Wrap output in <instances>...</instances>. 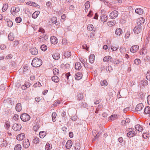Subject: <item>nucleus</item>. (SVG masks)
<instances>
[{
	"label": "nucleus",
	"instance_id": "f257e3e1",
	"mask_svg": "<svg viewBox=\"0 0 150 150\" xmlns=\"http://www.w3.org/2000/svg\"><path fill=\"white\" fill-rule=\"evenodd\" d=\"M31 64L34 67H38L42 65V61L41 59H39L38 58H34L32 61Z\"/></svg>",
	"mask_w": 150,
	"mask_h": 150
},
{
	"label": "nucleus",
	"instance_id": "f03ea898",
	"mask_svg": "<svg viewBox=\"0 0 150 150\" xmlns=\"http://www.w3.org/2000/svg\"><path fill=\"white\" fill-rule=\"evenodd\" d=\"M129 129L130 130L127 133V136L128 137H134L135 136L137 133V132L134 130V129L129 128Z\"/></svg>",
	"mask_w": 150,
	"mask_h": 150
},
{
	"label": "nucleus",
	"instance_id": "7ed1b4c3",
	"mask_svg": "<svg viewBox=\"0 0 150 150\" xmlns=\"http://www.w3.org/2000/svg\"><path fill=\"white\" fill-rule=\"evenodd\" d=\"M20 11V8L18 6H13L11 7L10 12L13 16H15Z\"/></svg>",
	"mask_w": 150,
	"mask_h": 150
},
{
	"label": "nucleus",
	"instance_id": "20e7f679",
	"mask_svg": "<svg viewBox=\"0 0 150 150\" xmlns=\"http://www.w3.org/2000/svg\"><path fill=\"white\" fill-rule=\"evenodd\" d=\"M20 118L22 121L24 122L28 121L30 119V116L25 113L22 114L20 116Z\"/></svg>",
	"mask_w": 150,
	"mask_h": 150
},
{
	"label": "nucleus",
	"instance_id": "39448f33",
	"mask_svg": "<svg viewBox=\"0 0 150 150\" xmlns=\"http://www.w3.org/2000/svg\"><path fill=\"white\" fill-rule=\"evenodd\" d=\"M22 126L21 124L17 123H14L12 126V128L15 131H20L21 129Z\"/></svg>",
	"mask_w": 150,
	"mask_h": 150
},
{
	"label": "nucleus",
	"instance_id": "423d86ee",
	"mask_svg": "<svg viewBox=\"0 0 150 150\" xmlns=\"http://www.w3.org/2000/svg\"><path fill=\"white\" fill-rule=\"evenodd\" d=\"M118 15V12L117 11L114 10L110 13V17L111 19H114L117 17Z\"/></svg>",
	"mask_w": 150,
	"mask_h": 150
},
{
	"label": "nucleus",
	"instance_id": "0eeeda50",
	"mask_svg": "<svg viewBox=\"0 0 150 150\" xmlns=\"http://www.w3.org/2000/svg\"><path fill=\"white\" fill-rule=\"evenodd\" d=\"M142 26L141 25L136 26L134 29V31L135 33L139 34L142 32Z\"/></svg>",
	"mask_w": 150,
	"mask_h": 150
},
{
	"label": "nucleus",
	"instance_id": "6e6552de",
	"mask_svg": "<svg viewBox=\"0 0 150 150\" xmlns=\"http://www.w3.org/2000/svg\"><path fill=\"white\" fill-rule=\"evenodd\" d=\"M22 144L23 147L25 148H28L30 145L29 140L28 139H25L24 140Z\"/></svg>",
	"mask_w": 150,
	"mask_h": 150
},
{
	"label": "nucleus",
	"instance_id": "1a4fd4ad",
	"mask_svg": "<svg viewBox=\"0 0 150 150\" xmlns=\"http://www.w3.org/2000/svg\"><path fill=\"white\" fill-rule=\"evenodd\" d=\"M47 39V36L43 34L39 37V41L42 42L46 40Z\"/></svg>",
	"mask_w": 150,
	"mask_h": 150
},
{
	"label": "nucleus",
	"instance_id": "9d476101",
	"mask_svg": "<svg viewBox=\"0 0 150 150\" xmlns=\"http://www.w3.org/2000/svg\"><path fill=\"white\" fill-rule=\"evenodd\" d=\"M50 41L53 44H56L58 42V40L56 37L54 36H52L50 38Z\"/></svg>",
	"mask_w": 150,
	"mask_h": 150
},
{
	"label": "nucleus",
	"instance_id": "9b49d317",
	"mask_svg": "<svg viewBox=\"0 0 150 150\" xmlns=\"http://www.w3.org/2000/svg\"><path fill=\"white\" fill-rule=\"evenodd\" d=\"M30 51L31 53L33 55H37L38 52V51L36 48H33L30 50Z\"/></svg>",
	"mask_w": 150,
	"mask_h": 150
},
{
	"label": "nucleus",
	"instance_id": "f8f14e48",
	"mask_svg": "<svg viewBox=\"0 0 150 150\" xmlns=\"http://www.w3.org/2000/svg\"><path fill=\"white\" fill-rule=\"evenodd\" d=\"M139 49V46L137 45L132 46L130 49V51L133 53L135 52Z\"/></svg>",
	"mask_w": 150,
	"mask_h": 150
},
{
	"label": "nucleus",
	"instance_id": "ddd939ff",
	"mask_svg": "<svg viewBox=\"0 0 150 150\" xmlns=\"http://www.w3.org/2000/svg\"><path fill=\"white\" fill-rule=\"evenodd\" d=\"M143 107L144 106L142 103H139L136 106V110L137 112L140 111L142 110Z\"/></svg>",
	"mask_w": 150,
	"mask_h": 150
},
{
	"label": "nucleus",
	"instance_id": "4468645a",
	"mask_svg": "<svg viewBox=\"0 0 150 150\" xmlns=\"http://www.w3.org/2000/svg\"><path fill=\"white\" fill-rule=\"evenodd\" d=\"M82 74L80 72L77 73L75 75V78L76 80H79L81 79Z\"/></svg>",
	"mask_w": 150,
	"mask_h": 150
},
{
	"label": "nucleus",
	"instance_id": "2eb2a0df",
	"mask_svg": "<svg viewBox=\"0 0 150 150\" xmlns=\"http://www.w3.org/2000/svg\"><path fill=\"white\" fill-rule=\"evenodd\" d=\"M72 145V142L70 140H68L66 144V147L68 149H70Z\"/></svg>",
	"mask_w": 150,
	"mask_h": 150
},
{
	"label": "nucleus",
	"instance_id": "dca6fc26",
	"mask_svg": "<svg viewBox=\"0 0 150 150\" xmlns=\"http://www.w3.org/2000/svg\"><path fill=\"white\" fill-rule=\"evenodd\" d=\"M144 21L145 19L143 18H140L138 19L137 23L138 25H140L144 23Z\"/></svg>",
	"mask_w": 150,
	"mask_h": 150
},
{
	"label": "nucleus",
	"instance_id": "f3484780",
	"mask_svg": "<svg viewBox=\"0 0 150 150\" xmlns=\"http://www.w3.org/2000/svg\"><path fill=\"white\" fill-rule=\"evenodd\" d=\"M25 135L24 133H21L19 134L16 137V139L19 140H21L25 138Z\"/></svg>",
	"mask_w": 150,
	"mask_h": 150
},
{
	"label": "nucleus",
	"instance_id": "a211bd4d",
	"mask_svg": "<svg viewBox=\"0 0 150 150\" xmlns=\"http://www.w3.org/2000/svg\"><path fill=\"white\" fill-rule=\"evenodd\" d=\"M95 56L93 54H91L89 58V61L91 63H93L94 62L95 60Z\"/></svg>",
	"mask_w": 150,
	"mask_h": 150
},
{
	"label": "nucleus",
	"instance_id": "6ab92c4d",
	"mask_svg": "<svg viewBox=\"0 0 150 150\" xmlns=\"http://www.w3.org/2000/svg\"><path fill=\"white\" fill-rule=\"evenodd\" d=\"M112 57L110 56H107L104 57L103 61L104 62H107L108 61L112 62Z\"/></svg>",
	"mask_w": 150,
	"mask_h": 150
},
{
	"label": "nucleus",
	"instance_id": "aec40b11",
	"mask_svg": "<svg viewBox=\"0 0 150 150\" xmlns=\"http://www.w3.org/2000/svg\"><path fill=\"white\" fill-rule=\"evenodd\" d=\"M52 57L54 59H58L60 57V54L57 52L55 53L52 55Z\"/></svg>",
	"mask_w": 150,
	"mask_h": 150
},
{
	"label": "nucleus",
	"instance_id": "412c9836",
	"mask_svg": "<svg viewBox=\"0 0 150 150\" xmlns=\"http://www.w3.org/2000/svg\"><path fill=\"white\" fill-rule=\"evenodd\" d=\"M101 20L103 23L107 21V16L106 15H103L100 16Z\"/></svg>",
	"mask_w": 150,
	"mask_h": 150
},
{
	"label": "nucleus",
	"instance_id": "4be33fe9",
	"mask_svg": "<svg viewBox=\"0 0 150 150\" xmlns=\"http://www.w3.org/2000/svg\"><path fill=\"white\" fill-rule=\"evenodd\" d=\"M75 68L76 70H80L81 68V63L79 62H77L75 64Z\"/></svg>",
	"mask_w": 150,
	"mask_h": 150
},
{
	"label": "nucleus",
	"instance_id": "5701e85b",
	"mask_svg": "<svg viewBox=\"0 0 150 150\" xmlns=\"http://www.w3.org/2000/svg\"><path fill=\"white\" fill-rule=\"evenodd\" d=\"M116 34L118 35H120L122 33V30L121 28H117L115 31Z\"/></svg>",
	"mask_w": 150,
	"mask_h": 150
},
{
	"label": "nucleus",
	"instance_id": "b1692460",
	"mask_svg": "<svg viewBox=\"0 0 150 150\" xmlns=\"http://www.w3.org/2000/svg\"><path fill=\"white\" fill-rule=\"evenodd\" d=\"M16 110L18 112H20L22 109L21 104L20 103H18L17 104L16 107Z\"/></svg>",
	"mask_w": 150,
	"mask_h": 150
},
{
	"label": "nucleus",
	"instance_id": "393cba45",
	"mask_svg": "<svg viewBox=\"0 0 150 150\" xmlns=\"http://www.w3.org/2000/svg\"><path fill=\"white\" fill-rule=\"evenodd\" d=\"M150 112V107L149 106H147L145 107L144 109V113L145 114H147Z\"/></svg>",
	"mask_w": 150,
	"mask_h": 150
},
{
	"label": "nucleus",
	"instance_id": "a878e982",
	"mask_svg": "<svg viewBox=\"0 0 150 150\" xmlns=\"http://www.w3.org/2000/svg\"><path fill=\"white\" fill-rule=\"evenodd\" d=\"M135 128L136 130L142 132L143 130V128L139 125H137L135 126Z\"/></svg>",
	"mask_w": 150,
	"mask_h": 150
},
{
	"label": "nucleus",
	"instance_id": "bb28decb",
	"mask_svg": "<svg viewBox=\"0 0 150 150\" xmlns=\"http://www.w3.org/2000/svg\"><path fill=\"white\" fill-rule=\"evenodd\" d=\"M23 69V72L25 74L29 72L30 70L28 69V66L26 65H24Z\"/></svg>",
	"mask_w": 150,
	"mask_h": 150
},
{
	"label": "nucleus",
	"instance_id": "cd10ccee",
	"mask_svg": "<svg viewBox=\"0 0 150 150\" xmlns=\"http://www.w3.org/2000/svg\"><path fill=\"white\" fill-rule=\"evenodd\" d=\"M40 13L39 11H36L32 14V17L34 18H36Z\"/></svg>",
	"mask_w": 150,
	"mask_h": 150
},
{
	"label": "nucleus",
	"instance_id": "c85d7f7f",
	"mask_svg": "<svg viewBox=\"0 0 150 150\" xmlns=\"http://www.w3.org/2000/svg\"><path fill=\"white\" fill-rule=\"evenodd\" d=\"M135 12L139 14H142L143 13V10L141 8H136L135 11Z\"/></svg>",
	"mask_w": 150,
	"mask_h": 150
},
{
	"label": "nucleus",
	"instance_id": "c756f323",
	"mask_svg": "<svg viewBox=\"0 0 150 150\" xmlns=\"http://www.w3.org/2000/svg\"><path fill=\"white\" fill-rule=\"evenodd\" d=\"M52 81L55 83H57L59 81V78L56 76H52Z\"/></svg>",
	"mask_w": 150,
	"mask_h": 150
},
{
	"label": "nucleus",
	"instance_id": "7c9ffc66",
	"mask_svg": "<svg viewBox=\"0 0 150 150\" xmlns=\"http://www.w3.org/2000/svg\"><path fill=\"white\" fill-rule=\"evenodd\" d=\"M46 133L45 132L41 131L39 132V136L41 138H44L46 135Z\"/></svg>",
	"mask_w": 150,
	"mask_h": 150
},
{
	"label": "nucleus",
	"instance_id": "2f4dec72",
	"mask_svg": "<svg viewBox=\"0 0 150 150\" xmlns=\"http://www.w3.org/2000/svg\"><path fill=\"white\" fill-rule=\"evenodd\" d=\"M71 55V53L69 51H66L64 53V56L65 58H69L70 57Z\"/></svg>",
	"mask_w": 150,
	"mask_h": 150
},
{
	"label": "nucleus",
	"instance_id": "473e14b6",
	"mask_svg": "<svg viewBox=\"0 0 150 150\" xmlns=\"http://www.w3.org/2000/svg\"><path fill=\"white\" fill-rule=\"evenodd\" d=\"M74 147L76 150H79L80 148V144L78 143H76L75 145L74 146Z\"/></svg>",
	"mask_w": 150,
	"mask_h": 150
},
{
	"label": "nucleus",
	"instance_id": "72a5a7b5",
	"mask_svg": "<svg viewBox=\"0 0 150 150\" xmlns=\"http://www.w3.org/2000/svg\"><path fill=\"white\" fill-rule=\"evenodd\" d=\"M8 39L11 41H13L14 39V37L12 33H10L8 36Z\"/></svg>",
	"mask_w": 150,
	"mask_h": 150
},
{
	"label": "nucleus",
	"instance_id": "f704fd0d",
	"mask_svg": "<svg viewBox=\"0 0 150 150\" xmlns=\"http://www.w3.org/2000/svg\"><path fill=\"white\" fill-rule=\"evenodd\" d=\"M8 7V5L7 4H3V8H2V11L3 12L5 11Z\"/></svg>",
	"mask_w": 150,
	"mask_h": 150
},
{
	"label": "nucleus",
	"instance_id": "c9c22d12",
	"mask_svg": "<svg viewBox=\"0 0 150 150\" xmlns=\"http://www.w3.org/2000/svg\"><path fill=\"white\" fill-rule=\"evenodd\" d=\"M141 61L140 59H136L134 60V64L136 65H138L141 63Z\"/></svg>",
	"mask_w": 150,
	"mask_h": 150
},
{
	"label": "nucleus",
	"instance_id": "e433bc0d",
	"mask_svg": "<svg viewBox=\"0 0 150 150\" xmlns=\"http://www.w3.org/2000/svg\"><path fill=\"white\" fill-rule=\"evenodd\" d=\"M21 146L20 144H18L15 146L14 148L15 150H21Z\"/></svg>",
	"mask_w": 150,
	"mask_h": 150
},
{
	"label": "nucleus",
	"instance_id": "4c0bfd02",
	"mask_svg": "<svg viewBox=\"0 0 150 150\" xmlns=\"http://www.w3.org/2000/svg\"><path fill=\"white\" fill-rule=\"evenodd\" d=\"M87 28L88 30L89 31H91L93 30V26L91 24H89L88 25Z\"/></svg>",
	"mask_w": 150,
	"mask_h": 150
},
{
	"label": "nucleus",
	"instance_id": "58836bf2",
	"mask_svg": "<svg viewBox=\"0 0 150 150\" xmlns=\"http://www.w3.org/2000/svg\"><path fill=\"white\" fill-rule=\"evenodd\" d=\"M57 116V114L56 112H54L52 113V120L53 122H55V119L56 117Z\"/></svg>",
	"mask_w": 150,
	"mask_h": 150
},
{
	"label": "nucleus",
	"instance_id": "ea45409f",
	"mask_svg": "<svg viewBox=\"0 0 150 150\" xmlns=\"http://www.w3.org/2000/svg\"><path fill=\"white\" fill-rule=\"evenodd\" d=\"M115 21H109L108 22V26L112 27L115 24Z\"/></svg>",
	"mask_w": 150,
	"mask_h": 150
},
{
	"label": "nucleus",
	"instance_id": "a19ab883",
	"mask_svg": "<svg viewBox=\"0 0 150 150\" xmlns=\"http://www.w3.org/2000/svg\"><path fill=\"white\" fill-rule=\"evenodd\" d=\"M39 139L38 137H35L33 139V142L35 144L38 143L39 142Z\"/></svg>",
	"mask_w": 150,
	"mask_h": 150
},
{
	"label": "nucleus",
	"instance_id": "79ce46f5",
	"mask_svg": "<svg viewBox=\"0 0 150 150\" xmlns=\"http://www.w3.org/2000/svg\"><path fill=\"white\" fill-rule=\"evenodd\" d=\"M4 127L7 129H8L10 127V122L8 121L6 122H5Z\"/></svg>",
	"mask_w": 150,
	"mask_h": 150
},
{
	"label": "nucleus",
	"instance_id": "37998d69",
	"mask_svg": "<svg viewBox=\"0 0 150 150\" xmlns=\"http://www.w3.org/2000/svg\"><path fill=\"white\" fill-rule=\"evenodd\" d=\"M106 69L107 72H110L112 69V67L111 66H109L106 67Z\"/></svg>",
	"mask_w": 150,
	"mask_h": 150
},
{
	"label": "nucleus",
	"instance_id": "c03bdc74",
	"mask_svg": "<svg viewBox=\"0 0 150 150\" xmlns=\"http://www.w3.org/2000/svg\"><path fill=\"white\" fill-rule=\"evenodd\" d=\"M146 78L148 80L150 81V71L147 72L146 74Z\"/></svg>",
	"mask_w": 150,
	"mask_h": 150
},
{
	"label": "nucleus",
	"instance_id": "a18cd8bd",
	"mask_svg": "<svg viewBox=\"0 0 150 150\" xmlns=\"http://www.w3.org/2000/svg\"><path fill=\"white\" fill-rule=\"evenodd\" d=\"M52 147L50 146V144L48 143H47L45 146V149L46 150H50Z\"/></svg>",
	"mask_w": 150,
	"mask_h": 150
},
{
	"label": "nucleus",
	"instance_id": "49530a36",
	"mask_svg": "<svg viewBox=\"0 0 150 150\" xmlns=\"http://www.w3.org/2000/svg\"><path fill=\"white\" fill-rule=\"evenodd\" d=\"M22 21L21 18L19 17H16L15 19V21L17 23H20Z\"/></svg>",
	"mask_w": 150,
	"mask_h": 150
},
{
	"label": "nucleus",
	"instance_id": "de8ad7c7",
	"mask_svg": "<svg viewBox=\"0 0 150 150\" xmlns=\"http://www.w3.org/2000/svg\"><path fill=\"white\" fill-rule=\"evenodd\" d=\"M118 48V46L117 45L112 46L111 49L113 51H116Z\"/></svg>",
	"mask_w": 150,
	"mask_h": 150
},
{
	"label": "nucleus",
	"instance_id": "09e8293b",
	"mask_svg": "<svg viewBox=\"0 0 150 150\" xmlns=\"http://www.w3.org/2000/svg\"><path fill=\"white\" fill-rule=\"evenodd\" d=\"M41 49L43 51H45L47 49V46L44 45H43L40 47Z\"/></svg>",
	"mask_w": 150,
	"mask_h": 150
},
{
	"label": "nucleus",
	"instance_id": "8fccbe9b",
	"mask_svg": "<svg viewBox=\"0 0 150 150\" xmlns=\"http://www.w3.org/2000/svg\"><path fill=\"white\" fill-rule=\"evenodd\" d=\"M85 8L88 9L89 8L90 6V2L89 1H87L85 4Z\"/></svg>",
	"mask_w": 150,
	"mask_h": 150
},
{
	"label": "nucleus",
	"instance_id": "3c124183",
	"mask_svg": "<svg viewBox=\"0 0 150 150\" xmlns=\"http://www.w3.org/2000/svg\"><path fill=\"white\" fill-rule=\"evenodd\" d=\"M7 24L9 27H11L13 25V23L11 21H9L7 22Z\"/></svg>",
	"mask_w": 150,
	"mask_h": 150
},
{
	"label": "nucleus",
	"instance_id": "603ef678",
	"mask_svg": "<svg viewBox=\"0 0 150 150\" xmlns=\"http://www.w3.org/2000/svg\"><path fill=\"white\" fill-rule=\"evenodd\" d=\"M79 59L80 61L81 62L82 64H84L87 61V59H86V60H84L81 57H79Z\"/></svg>",
	"mask_w": 150,
	"mask_h": 150
},
{
	"label": "nucleus",
	"instance_id": "864d4df0",
	"mask_svg": "<svg viewBox=\"0 0 150 150\" xmlns=\"http://www.w3.org/2000/svg\"><path fill=\"white\" fill-rule=\"evenodd\" d=\"M57 18L55 17H53L52 18V21L53 23L55 24L57 23Z\"/></svg>",
	"mask_w": 150,
	"mask_h": 150
},
{
	"label": "nucleus",
	"instance_id": "5fc2aeb1",
	"mask_svg": "<svg viewBox=\"0 0 150 150\" xmlns=\"http://www.w3.org/2000/svg\"><path fill=\"white\" fill-rule=\"evenodd\" d=\"M40 126L39 125H35L33 127V129L36 132L38 129L39 128Z\"/></svg>",
	"mask_w": 150,
	"mask_h": 150
},
{
	"label": "nucleus",
	"instance_id": "6e6d98bb",
	"mask_svg": "<svg viewBox=\"0 0 150 150\" xmlns=\"http://www.w3.org/2000/svg\"><path fill=\"white\" fill-rule=\"evenodd\" d=\"M53 71L54 75H57L58 73L59 70L58 69L55 68L53 69Z\"/></svg>",
	"mask_w": 150,
	"mask_h": 150
},
{
	"label": "nucleus",
	"instance_id": "4d7b16f0",
	"mask_svg": "<svg viewBox=\"0 0 150 150\" xmlns=\"http://www.w3.org/2000/svg\"><path fill=\"white\" fill-rule=\"evenodd\" d=\"M83 95L81 94L79 95L78 96V100L79 101L82 100L83 99Z\"/></svg>",
	"mask_w": 150,
	"mask_h": 150
},
{
	"label": "nucleus",
	"instance_id": "13d9d810",
	"mask_svg": "<svg viewBox=\"0 0 150 150\" xmlns=\"http://www.w3.org/2000/svg\"><path fill=\"white\" fill-rule=\"evenodd\" d=\"M41 86H42V85L39 82H37L34 85V86L35 87L37 86L40 87Z\"/></svg>",
	"mask_w": 150,
	"mask_h": 150
},
{
	"label": "nucleus",
	"instance_id": "bf43d9fd",
	"mask_svg": "<svg viewBox=\"0 0 150 150\" xmlns=\"http://www.w3.org/2000/svg\"><path fill=\"white\" fill-rule=\"evenodd\" d=\"M101 85L102 86H107L108 84L107 81L106 80H104L102 83H101Z\"/></svg>",
	"mask_w": 150,
	"mask_h": 150
},
{
	"label": "nucleus",
	"instance_id": "052dcab7",
	"mask_svg": "<svg viewBox=\"0 0 150 150\" xmlns=\"http://www.w3.org/2000/svg\"><path fill=\"white\" fill-rule=\"evenodd\" d=\"M13 119L15 120H17L19 119V116L17 114H15L13 116Z\"/></svg>",
	"mask_w": 150,
	"mask_h": 150
},
{
	"label": "nucleus",
	"instance_id": "680f3d73",
	"mask_svg": "<svg viewBox=\"0 0 150 150\" xmlns=\"http://www.w3.org/2000/svg\"><path fill=\"white\" fill-rule=\"evenodd\" d=\"M30 3H31L30 6H32L37 7L38 6V5L37 4L33 2H32L30 1Z\"/></svg>",
	"mask_w": 150,
	"mask_h": 150
},
{
	"label": "nucleus",
	"instance_id": "e2e57ef3",
	"mask_svg": "<svg viewBox=\"0 0 150 150\" xmlns=\"http://www.w3.org/2000/svg\"><path fill=\"white\" fill-rule=\"evenodd\" d=\"M116 116L117 115H116L115 116V115H114V116H113V115H112L110 117V119L112 120H114L115 119V118L116 117Z\"/></svg>",
	"mask_w": 150,
	"mask_h": 150
},
{
	"label": "nucleus",
	"instance_id": "0e129e2a",
	"mask_svg": "<svg viewBox=\"0 0 150 150\" xmlns=\"http://www.w3.org/2000/svg\"><path fill=\"white\" fill-rule=\"evenodd\" d=\"M39 32L44 33L45 32V31L42 28H40L39 30Z\"/></svg>",
	"mask_w": 150,
	"mask_h": 150
},
{
	"label": "nucleus",
	"instance_id": "69168bd1",
	"mask_svg": "<svg viewBox=\"0 0 150 150\" xmlns=\"http://www.w3.org/2000/svg\"><path fill=\"white\" fill-rule=\"evenodd\" d=\"M147 98L148 103L149 105H150V96H148Z\"/></svg>",
	"mask_w": 150,
	"mask_h": 150
},
{
	"label": "nucleus",
	"instance_id": "338daca9",
	"mask_svg": "<svg viewBox=\"0 0 150 150\" xmlns=\"http://www.w3.org/2000/svg\"><path fill=\"white\" fill-rule=\"evenodd\" d=\"M0 89L1 90H4L5 89V87L4 84H2L0 85Z\"/></svg>",
	"mask_w": 150,
	"mask_h": 150
},
{
	"label": "nucleus",
	"instance_id": "774afa93",
	"mask_svg": "<svg viewBox=\"0 0 150 150\" xmlns=\"http://www.w3.org/2000/svg\"><path fill=\"white\" fill-rule=\"evenodd\" d=\"M93 12L92 11H90L87 15V16L91 17L93 15Z\"/></svg>",
	"mask_w": 150,
	"mask_h": 150
}]
</instances>
